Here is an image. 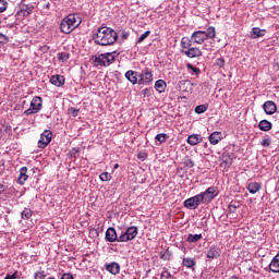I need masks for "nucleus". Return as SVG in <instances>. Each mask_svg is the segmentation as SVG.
Returning <instances> with one entry per match:
<instances>
[{
    "instance_id": "a19ab883",
    "label": "nucleus",
    "mask_w": 279,
    "mask_h": 279,
    "mask_svg": "<svg viewBox=\"0 0 279 279\" xmlns=\"http://www.w3.org/2000/svg\"><path fill=\"white\" fill-rule=\"evenodd\" d=\"M149 34H151V32H150V31H146L144 34H142V35L140 36V38L137 39V43H138V44L144 43L145 39L149 36Z\"/></svg>"
},
{
    "instance_id": "f257e3e1",
    "label": "nucleus",
    "mask_w": 279,
    "mask_h": 279,
    "mask_svg": "<svg viewBox=\"0 0 279 279\" xmlns=\"http://www.w3.org/2000/svg\"><path fill=\"white\" fill-rule=\"evenodd\" d=\"M94 43L100 45V47H108L117 43L119 35L110 27L102 26L97 29V33L93 36Z\"/></svg>"
},
{
    "instance_id": "b1692460",
    "label": "nucleus",
    "mask_w": 279,
    "mask_h": 279,
    "mask_svg": "<svg viewBox=\"0 0 279 279\" xmlns=\"http://www.w3.org/2000/svg\"><path fill=\"white\" fill-rule=\"evenodd\" d=\"M187 143L189 145H199V143H202V135L199 134H193V135H190L187 137Z\"/></svg>"
},
{
    "instance_id": "9d476101",
    "label": "nucleus",
    "mask_w": 279,
    "mask_h": 279,
    "mask_svg": "<svg viewBox=\"0 0 279 279\" xmlns=\"http://www.w3.org/2000/svg\"><path fill=\"white\" fill-rule=\"evenodd\" d=\"M198 195H199L201 202L203 204H210L213 198L217 195V190H215V187L211 186V187H208L205 192H202Z\"/></svg>"
},
{
    "instance_id": "aec40b11",
    "label": "nucleus",
    "mask_w": 279,
    "mask_h": 279,
    "mask_svg": "<svg viewBox=\"0 0 279 279\" xmlns=\"http://www.w3.org/2000/svg\"><path fill=\"white\" fill-rule=\"evenodd\" d=\"M65 78L64 76L57 74L50 77V84H53V86H64Z\"/></svg>"
},
{
    "instance_id": "864d4df0",
    "label": "nucleus",
    "mask_w": 279,
    "mask_h": 279,
    "mask_svg": "<svg viewBox=\"0 0 279 279\" xmlns=\"http://www.w3.org/2000/svg\"><path fill=\"white\" fill-rule=\"evenodd\" d=\"M151 93L150 88H145L142 90V95H149Z\"/></svg>"
},
{
    "instance_id": "7c9ffc66",
    "label": "nucleus",
    "mask_w": 279,
    "mask_h": 279,
    "mask_svg": "<svg viewBox=\"0 0 279 279\" xmlns=\"http://www.w3.org/2000/svg\"><path fill=\"white\" fill-rule=\"evenodd\" d=\"M208 110V105H198L195 107L196 114H204Z\"/></svg>"
},
{
    "instance_id": "37998d69",
    "label": "nucleus",
    "mask_w": 279,
    "mask_h": 279,
    "mask_svg": "<svg viewBox=\"0 0 279 279\" xmlns=\"http://www.w3.org/2000/svg\"><path fill=\"white\" fill-rule=\"evenodd\" d=\"M8 10V1L0 0V12H5Z\"/></svg>"
},
{
    "instance_id": "5701e85b",
    "label": "nucleus",
    "mask_w": 279,
    "mask_h": 279,
    "mask_svg": "<svg viewBox=\"0 0 279 279\" xmlns=\"http://www.w3.org/2000/svg\"><path fill=\"white\" fill-rule=\"evenodd\" d=\"M266 34H267V29H260L258 27H253L251 38H253V39L263 38V36H265Z\"/></svg>"
},
{
    "instance_id": "4c0bfd02",
    "label": "nucleus",
    "mask_w": 279,
    "mask_h": 279,
    "mask_svg": "<svg viewBox=\"0 0 279 279\" xmlns=\"http://www.w3.org/2000/svg\"><path fill=\"white\" fill-rule=\"evenodd\" d=\"M10 43V37L0 33V45H8Z\"/></svg>"
},
{
    "instance_id": "f704fd0d",
    "label": "nucleus",
    "mask_w": 279,
    "mask_h": 279,
    "mask_svg": "<svg viewBox=\"0 0 279 279\" xmlns=\"http://www.w3.org/2000/svg\"><path fill=\"white\" fill-rule=\"evenodd\" d=\"M186 69H189V71H193V73H195V75H199V73H202V70H199V68L194 66L191 63L186 64Z\"/></svg>"
},
{
    "instance_id": "1a4fd4ad",
    "label": "nucleus",
    "mask_w": 279,
    "mask_h": 279,
    "mask_svg": "<svg viewBox=\"0 0 279 279\" xmlns=\"http://www.w3.org/2000/svg\"><path fill=\"white\" fill-rule=\"evenodd\" d=\"M199 204H203L199 194H198V195H195V196H192V197H190V198H187V199H185V201L183 202V206H184L185 208H189V210H195V209H197V207L199 206Z\"/></svg>"
},
{
    "instance_id": "ea45409f",
    "label": "nucleus",
    "mask_w": 279,
    "mask_h": 279,
    "mask_svg": "<svg viewBox=\"0 0 279 279\" xmlns=\"http://www.w3.org/2000/svg\"><path fill=\"white\" fill-rule=\"evenodd\" d=\"M161 279H173V275H171V272H169V270H163L160 275Z\"/></svg>"
},
{
    "instance_id": "ddd939ff",
    "label": "nucleus",
    "mask_w": 279,
    "mask_h": 279,
    "mask_svg": "<svg viewBox=\"0 0 279 279\" xmlns=\"http://www.w3.org/2000/svg\"><path fill=\"white\" fill-rule=\"evenodd\" d=\"M233 160H234V154L223 153L222 156H221L220 167H225V169H230V167H232Z\"/></svg>"
},
{
    "instance_id": "79ce46f5",
    "label": "nucleus",
    "mask_w": 279,
    "mask_h": 279,
    "mask_svg": "<svg viewBox=\"0 0 279 279\" xmlns=\"http://www.w3.org/2000/svg\"><path fill=\"white\" fill-rule=\"evenodd\" d=\"M69 114H71L72 117H77L80 114V109L75 108V107H71L68 110Z\"/></svg>"
},
{
    "instance_id": "39448f33",
    "label": "nucleus",
    "mask_w": 279,
    "mask_h": 279,
    "mask_svg": "<svg viewBox=\"0 0 279 279\" xmlns=\"http://www.w3.org/2000/svg\"><path fill=\"white\" fill-rule=\"evenodd\" d=\"M94 66H110L114 62V54L112 52H106L92 57Z\"/></svg>"
},
{
    "instance_id": "412c9836",
    "label": "nucleus",
    "mask_w": 279,
    "mask_h": 279,
    "mask_svg": "<svg viewBox=\"0 0 279 279\" xmlns=\"http://www.w3.org/2000/svg\"><path fill=\"white\" fill-rule=\"evenodd\" d=\"M28 178H29V175H27V167H22L20 169V175L17 179L19 184H21L23 186V184H25V182H27Z\"/></svg>"
},
{
    "instance_id": "c9c22d12",
    "label": "nucleus",
    "mask_w": 279,
    "mask_h": 279,
    "mask_svg": "<svg viewBox=\"0 0 279 279\" xmlns=\"http://www.w3.org/2000/svg\"><path fill=\"white\" fill-rule=\"evenodd\" d=\"M215 66H218V69H223V66H226V59L223 58L216 59Z\"/></svg>"
},
{
    "instance_id": "a878e982",
    "label": "nucleus",
    "mask_w": 279,
    "mask_h": 279,
    "mask_svg": "<svg viewBox=\"0 0 279 279\" xmlns=\"http://www.w3.org/2000/svg\"><path fill=\"white\" fill-rule=\"evenodd\" d=\"M258 128L262 132H269V130L272 128V124L268 120H262L258 123Z\"/></svg>"
},
{
    "instance_id": "603ef678",
    "label": "nucleus",
    "mask_w": 279,
    "mask_h": 279,
    "mask_svg": "<svg viewBox=\"0 0 279 279\" xmlns=\"http://www.w3.org/2000/svg\"><path fill=\"white\" fill-rule=\"evenodd\" d=\"M8 189L4 184L0 183V195L3 194V192Z\"/></svg>"
},
{
    "instance_id": "58836bf2",
    "label": "nucleus",
    "mask_w": 279,
    "mask_h": 279,
    "mask_svg": "<svg viewBox=\"0 0 279 279\" xmlns=\"http://www.w3.org/2000/svg\"><path fill=\"white\" fill-rule=\"evenodd\" d=\"M160 258L162 260H171V253L169 250H167L166 252L161 253Z\"/></svg>"
},
{
    "instance_id": "6e6d98bb",
    "label": "nucleus",
    "mask_w": 279,
    "mask_h": 279,
    "mask_svg": "<svg viewBox=\"0 0 279 279\" xmlns=\"http://www.w3.org/2000/svg\"><path fill=\"white\" fill-rule=\"evenodd\" d=\"M44 51H49V47H48V46H45V47H44Z\"/></svg>"
},
{
    "instance_id": "a18cd8bd",
    "label": "nucleus",
    "mask_w": 279,
    "mask_h": 279,
    "mask_svg": "<svg viewBox=\"0 0 279 279\" xmlns=\"http://www.w3.org/2000/svg\"><path fill=\"white\" fill-rule=\"evenodd\" d=\"M147 158V153H145V151H140L138 154H137V159L138 160H142V162H145V159Z\"/></svg>"
},
{
    "instance_id": "4be33fe9",
    "label": "nucleus",
    "mask_w": 279,
    "mask_h": 279,
    "mask_svg": "<svg viewBox=\"0 0 279 279\" xmlns=\"http://www.w3.org/2000/svg\"><path fill=\"white\" fill-rule=\"evenodd\" d=\"M269 270L272 271V274H279V254L270 262Z\"/></svg>"
},
{
    "instance_id": "f8f14e48",
    "label": "nucleus",
    "mask_w": 279,
    "mask_h": 279,
    "mask_svg": "<svg viewBox=\"0 0 279 279\" xmlns=\"http://www.w3.org/2000/svg\"><path fill=\"white\" fill-rule=\"evenodd\" d=\"M124 77H126L128 82H130L133 85L141 84V73L134 70L126 71Z\"/></svg>"
},
{
    "instance_id": "dca6fc26",
    "label": "nucleus",
    "mask_w": 279,
    "mask_h": 279,
    "mask_svg": "<svg viewBox=\"0 0 279 279\" xmlns=\"http://www.w3.org/2000/svg\"><path fill=\"white\" fill-rule=\"evenodd\" d=\"M32 12H34V4L22 3L20 5V11L17 12V14H21L22 16H29Z\"/></svg>"
},
{
    "instance_id": "c85d7f7f",
    "label": "nucleus",
    "mask_w": 279,
    "mask_h": 279,
    "mask_svg": "<svg viewBox=\"0 0 279 279\" xmlns=\"http://www.w3.org/2000/svg\"><path fill=\"white\" fill-rule=\"evenodd\" d=\"M201 239H202V233H199V234H189L187 235V239H186V241H187V243H197V241H201Z\"/></svg>"
},
{
    "instance_id": "3c124183",
    "label": "nucleus",
    "mask_w": 279,
    "mask_h": 279,
    "mask_svg": "<svg viewBox=\"0 0 279 279\" xmlns=\"http://www.w3.org/2000/svg\"><path fill=\"white\" fill-rule=\"evenodd\" d=\"M16 274L19 272L15 271L13 275H7L4 279H16Z\"/></svg>"
},
{
    "instance_id": "c03bdc74",
    "label": "nucleus",
    "mask_w": 279,
    "mask_h": 279,
    "mask_svg": "<svg viewBox=\"0 0 279 279\" xmlns=\"http://www.w3.org/2000/svg\"><path fill=\"white\" fill-rule=\"evenodd\" d=\"M262 147H269V145H271V138H264L260 143Z\"/></svg>"
},
{
    "instance_id": "9b49d317",
    "label": "nucleus",
    "mask_w": 279,
    "mask_h": 279,
    "mask_svg": "<svg viewBox=\"0 0 279 279\" xmlns=\"http://www.w3.org/2000/svg\"><path fill=\"white\" fill-rule=\"evenodd\" d=\"M151 82H154V75L151 74V70L146 68L140 73V85L145 84L146 86H149Z\"/></svg>"
},
{
    "instance_id": "4468645a",
    "label": "nucleus",
    "mask_w": 279,
    "mask_h": 279,
    "mask_svg": "<svg viewBox=\"0 0 279 279\" xmlns=\"http://www.w3.org/2000/svg\"><path fill=\"white\" fill-rule=\"evenodd\" d=\"M105 239L109 243H114V242L119 243V236L117 235V230L112 227L107 229L106 234H105Z\"/></svg>"
},
{
    "instance_id": "72a5a7b5",
    "label": "nucleus",
    "mask_w": 279,
    "mask_h": 279,
    "mask_svg": "<svg viewBox=\"0 0 279 279\" xmlns=\"http://www.w3.org/2000/svg\"><path fill=\"white\" fill-rule=\"evenodd\" d=\"M101 182H110V180H112V175L108 172H102L100 175H99Z\"/></svg>"
},
{
    "instance_id": "8fccbe9b",
    "label": "nucleus",
    "mask_w": 279,
    "mask_h": 279,
    "mask_svg": "<svg viewBox=\"0 0 279 279\" xmlns=\"http://www.w3.org/2000/svg\"><path fill=\"white\" fill-rule=\"evenodd\" d=\"M61 279H73V275H71V274H63L61 276Z\"/></svg>"
},
{
    "instance_id": "2f4dec72",
    "label": "nucleus",
    "mask_w": 279,
    "mask_h": 279,
    "mask_svg": "<svg viewBox=\"0 0 279 279\" xmlns=\"http://www.w3.org/2000/svg\"><path fill=\"white\" fill-rule=\"evenodd\" d=\"M167 138H169V135L166 133H159L156 135L155 141H158V143H167Z\"/></svg>"
},
{
    "instance_id": "de8ad7c7",
    "label": "nucleus",
    "mask_w": 279,
    "mask_h": 279,
    "mask_svg": "<svg viewBox=\"0 0 279 279\" xmlns=\"http://www.w3.org/2000/svg\"><path fill=\"white\" fill-rule=\"evenodd\" d=\"M228 208H229V213L234 214L236 213V208H239V205H234V203H230Z\"/></svg>"
},
{
    "instance_id": "7ed1b4c3",
    "label": "nucleus",
    "mask_w": 279,
    "mask_h": 279,
    "mask_svg": "<svg viewBox=\"0 0 279 279\" xmlns=\"http://www.w3.org/2000/svg\"><path fill=\"white\" fill-rule=\"evenodd\" d=\"M82 24V20L75 14H69L60 23L62 34H71L73 29H77Z\"/></svg>"
},
{
    "instance_id": "4d7b16f0",
    "label": "nucleus",
    "mask_w": 279,
    "mask_h": 279,
    "mask_svg": "<svg viewBox=\"0 0 279 279\" xmlns=\"http://www.w3.org/2000/svg\"><path fill=\"white\" fill-rule=\"evenodd\" d=\"M119 168V163H116L114 166H113V169H118Z\"/></svg>"
},
{
    "instance_id": "5fc2aeb1",
    "label": "nucleus",
    "mask_w": 279,
    "mask_h": 279,
    "mask_svg": "<svg viewBox=\"0 0 279 279\" xmlns=\"http://www.w3.org/2000/svg\"><path fill=\"white\" fill-rule=\"evenodd\" d=\"M129 36H130V33H128V32L122 33L123 40H128Z\"/></svg>"
},
{
    "instance_id": "09e8293b",
    "label": "nucleus",
    "mask_w": 279,
    "mask_h": 279,
    "mask_svg": "<svg viewBox=\"0 0 279 279\" xmlns=\"http://www.w3.org/2000/svg\"><path fill=\"white\" fill-rule=\"evenodd\" d=\"M71 156H75L76 154H80V149L77 147L72 148Z\"/></svg>"
},
{
    "instance_id": "6e6552de",
    "label": "nucleus",
    "mask_w": 279,
    "mask_h": 279,
    "mask_svg": "<svg viewBox=\"0 0 279 279\" xmlns=\"http://www.w3.org/2000/svg\"><path fill=\"white\" fill-rule=\"evenodd\" d=\"M51 138H53V132H51V130H45L38 141L39 149H45V147L51 143Z\"/></svg>"
},
{
    "instance_id": "e433bc0d",
    "label": "nucleus",
    "mask_w": 279,
    "mask_h": 279,
    "mask_svg": "<svg viewBox=\"0 0 279 279\" xmlns=\"http://www.w3.org/2000/svg\"><path fill=\"white\" fill-rule=\"evenodd\" d=\"M32 217V209H24L22 213H21V218L22 219H29Z\"/></svg>"
},
{
    "instance_id": "f3484780",
    "label": "nucleus",
    "mask_w": 279,
    "mask_h": 279,
    "mask_svg": "<svg viewBox=\"0 0 279 279\" xmlns=\"http://www.w3.org/2000/svg\"><path fill=\"white\" fill-rule=\"evenodd\" d=\"M223 140V133L215 131L209 135L210 145H219V142Z\"/></svg>"
},
{
    "instance_id": "393cba45",
    "label": "nucleus",
    "mask_w": 279,
    "mask_h": 279,
    "mask_svg": "<svg viewBox=\"0 0 279 279\" xmlns=\"http://www.w3.org/2000/svg\"><path fill=\"white\" fill-rule=\"evenodd\" d=\"M155 90H157L158 93H165V90H167V82H165V80L156 81Z\"/></svg>"
},
{
    "instance_id": "49530a36",
    "label": "nucleus",
    "mask_w": 279,
    "mask_h": 279,
    "mask_svg": "<svg viewBox=\"0 0 279 279\" xmlns=\"http://www.w3.org/2000/svg\"><path fill=\"white\" fill-rule=\"evenodd\" d=\"M47 275H45V271H37L34 276L35 279H45Z\"/></svg>"
},
{
    "instance_id": "cd10ccee",
    "label": "nucleus",
    "mask_w": 279,
    "mask_h": 279,
    "mask_svg": "<svg viewBox=\"0 0 279 279\" xmlns=\"http://www.w3.org/2000/svg\"><path fill=\"white\" fill-rule=\"evenodd\" d=\"M182 265L183 267L191 269L192 267H195V259L191 257H185L183 258Z\"/></svg>"
},
{
    "instance_id": "423d86ee",
    "label": "nucleus",
    "mask_w": 279,
    "mask_h": 279,
    "mask_svg": "<svg viewBox=\"0 0 279 279\" xmlns=\"http://www.w3.org/2000/svg\"><path fill=\"white\" fill-rule=\"evenodd\" d=\"M40 110H43V98L39 96H35L31 101V108L26 109L24 111V114L26 117H29V114H38Z\"/></svg>"
},
{
    "instance_id": "473e14b6",
    "label": "nucleus",
    "mask_w": 279,
    "mask_h": 279,
    "mask_svg": "<svg viewBox=\"0 0 279 279\" xmlns=\"http://www.w3.org/2000/svg\"><path fill=\"white\" fill-rule=\"evenodd\" d=\"M183 165L185 167H187L189 169H193V167H195V162L193 161V159L189 158V157H185L183 159Z\"/></svg>"
},
{
    "instance_id": "13d9d810",
    "label": "nucleus",
    "mask_w": 279,
    "mask_h": 279,
    "mask_svg": "<svg viewBox=\"0 0 279 279\" xmlns=\"http://www.w3.org/2000/svg\"><path fill=\"white\" fill-rule=\"evenodd\" d=\"M46 8H49V4H47Z\"/></svg>"
},
{
    "instance_id": "2eb2a0df",
    "label": "nucleus",
    "mask_w": 279,
    "mask_h": 279,
    "mask_svg": "<svg viewBox=\"0 0 279 279\" xmlns=\"http://www.w3.org/2000/svg\"><path fill=\"white\" fill-rule=\"evenodd\" d=\"M263 110L265 114L271 116V114H276V110H278V107L276 106V102L268 100L264 102Z\"/></svg>"
},
{
    "instance_id": "a211bd4d",
    "label": "nucleus",
    "mask_w": 279,
    "mask_h": 279,
    "mask_svg": "<svg viewBox=\"0 0 279 279\" xmlns=\"http://www.w3.org/2000/svg\"><path fill=\"white\" fill-rule=\"evenodd\" d=\"M106 269L109 271V274H112L113 276H117L121 271V266L119 263L112 262L109 264H106Z\"/></svg>"
},
{
    "instance_id": "6ab92c4d",
    "label": "nucleus",
    "mask_w": 279,
    "mask_h": 279,
    "mask_svg": "<svg viewBox=\"0 0 279 279\" xmlns=\"http://www.w3.org/2000/svg\"><path fill=\"white\" fill-rule=\"evenodd\" d=\"M207 258H219L221 256V248L219 246H211L207 252Z\"/></svg>"
},
{
    "instance_id": "f03ea898",
    "label": "nucleus",
    "mask_w": 279,
    "mask_h": 279,
    "mask_svg": "<svg viewBox=\"0 0 279 279\" xmlns=\"http://www.w3.org/2000/svg\"><path fill=\"white\" fill-rule=\"evenodd\" d=\"M181 52L186 58H202V50L197 47H193V40L189 37L181 38Z\"/></svg>"
},
{
    "instance_id": "bb28decb",
    "label": "nucleus",
    "mask_w": 279,
    "mask_h": 279,
    "mask_svg": "<svg viewBox=\"0 0 279 279\" xmlns=\"http://www.w3.org/2000/svg\"><path fill=\"white\" fill-rule=\"evenodd\" d=\"M247 191L252 195H255V193H258V191H260V183H258V182H251V183H248Z\"/></svg>"
},
{
    "instance_id": "20e7f679",
    "label": "nucleus",
    "mask_w": 279,
    "mask_h": 279,
    "mask_svg": "<svg viewBox=\"0 0 279 279\" xmlns=\"http://www.w3.org/2000/svg\"><path fill=\"white\" fill-rule=\"evenodd\" d=\"M217 36V32L214 26H209L206 31H195L190 40H192L195 45H202L204 40L213 39Z\"/></svg>"
},
{
    "instance_id": "0eeeda50",
    "label": "nucleus",
    "mask_w": 279,
    "mask_h": 279,
    "mask_svg": "<svg viewBox=\"0 0 279 279\" xmlns=\"http://www.w3.org/2000/svg\"><path fill=\"white\" fill-rule=\"evenodd\" d=\"M138 236V228L130 227L124 233L119 236V243H126V241H134Z\"/></svg>"
},
{
    "instance_id": "c756f323",
    "label": "nucleus",
    "mask_w": 279,
    "mask_h": 279,
    "mask_svg": "<svg viewBox=\"0 0 279 279\" xmlns=\"http://www.w3.org/2000/svg\"><path fill=\"white\" fill-rule=\"evenodd\" d=\"M57 56L60 62H68L69 58H71L69 52H59Z\"/></svg>"
}]
</instances>
